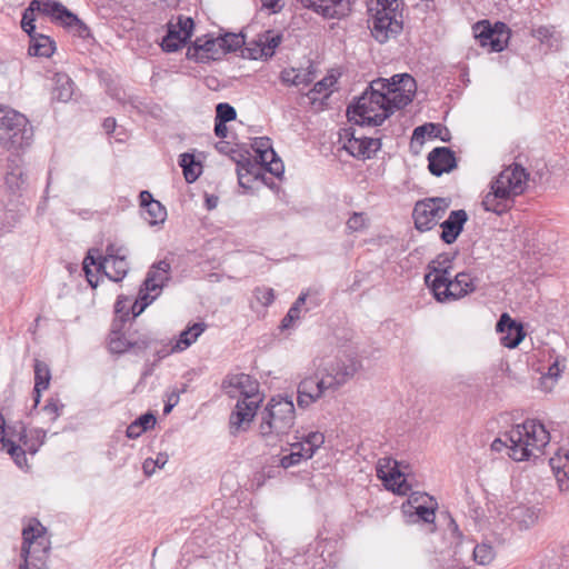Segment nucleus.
Wrapping results in <instances>:
<instances>
[{
	"mask_svg": "<svg viewBox=\"0 0 569 569\" xmlns=\"http://www.w3.org/2000/svg\"><path fill=\"white\" fill-rule=\"evenodd\" d=\"M416 91V80L409 73L395 74L390 79L378 78L356 102L348 106L347 117L360 126H381L395 110L408 106Z\"/></svg>",
	"mask_w": 569,
	"mask_h": 569,
	"instance_id": "f257e3e1",
	"label": "nucleus"
},
{
	"mask_svg": "<svg viewBox=\"0 0 569 569\" xmlns=\"http://www.w3.org/2000/svg\"><path fill=\"white\" fill-rule=\"evenodd\" d=\"M550 441V435L545 426L536 420H526L513 426L501 438L491 443V450L501 451L508 449V456L515 461L528 460L540 452Z\"/></svg>",
	"mask_w": 569,
	"mask_h": 569,
	"instance_id": "f03ea898",
	"label": "nucleus"
},
{
	"mask_svg": "<svg viewBox=\"0 0 569 569\" xmlns=\"http://www.w3.org/2000/svg\"><path fill=\"white\" fill-rule=\"evenodd\" d=\"M528 180L529 173L520 164L506 167L491 182V190L483 197V209L499 216L505 213L510 208L509 202L525 192Z\"/></svg>",
	"mask_w": 569,
	"mask_h": 569,
	"instance_id": "7ed1b4c3",
	"label": "nucleus"
},
{
	"mask_svg": "<svg viewBox=\"0 0 569 569\" xmlns=\"http://www.w3.org/2000/svg\"><path fill=\"white\" fill-rule=\"evenodd\" d=\"M48 16L51 21L73 30L79 37H88L90 29L73 12L57 0H32L23 11L21 28L29 34L36 32L34 12Z\"/></svg>",
	"mask_w": 569,
	"mask_h": 569,
	"instance_id": "20e7f679",
	"label": "nucleus"
},
{
	"mask_svg": "<svg viewBox=\"0 0 569 569\" xmlns=\"http://www.w3.org/2000/svg\"><path fill=\"white\" fill-rule=\"evenodd\" d=\"M295 420L296 410L292 399L274 396L261 412L259 433L267 442L274 443L290 432Z\"/></svg>",
	"mask_w": 569,
	"mask_h": 569,
	"instance_id": "39448f33",
	"label": "nucleus"
},
{
	"mask_svg": "<svg viewBox=\"0 0 569 569\" xmlns=\"http://www.w3.org/2000/svg\"><path fill=\"white\" fill-rule=\"evenodd\" d=\"M224 383L239 391L242 396L236 405V410L230 416L231 433L238 432L242 425L251 422L257 409L262 401L259 392V383L249 375L238 373L230 376Z\"/></svg>",
	"mask_w": 569,
	"mask_h": 569,
	"instance_id": "423d86ee",
	"label": "nucleus"
},
{
	"mask_svg": "<svg viewBox=\"0 0 569 569\" xmlns=\"http://www.w3.org/2000/svg\"><path fill=\"white\" fill-rule=\"evenodd\" d=\"M33 140V128L28 118L7 106L0 104V143L7 150L29 147Z\"/></svg>",
	"mask_w": 569,
	"mask_h": 569,
	"instance_id": "0eeeda50",
	"label": "nucleus"
},
{
	"mask_svg": "<svg viewBox=\"0 0 569 569\" xmlns=\"http://www.w3.org/2000/svg\"><path fill=\"white\" fill-rule=\"evenodd\" d=\"M312 367L323 378L330 392L337 391L347 383L358 371V361L347 355L336 356L335 358H315Z\"/></svg>",
	"mask_w": 569,
	"mask_h": 569,
	"instance_id": "6e6552de",
	"label": "nucleus"
},
{
	"mask_svg": "<svg viewBox=\"0 0 569 569\" xmlns=\"http://www.w3.org/2000/svg\"><path fill=\"white\" fill-rule=\"evenodd\" d=\"M398 0H370L371 33L380 43L400 32L402 26L397 19Z\"/></svg>",
	"mask_w": 569,
	"mask_h": 569,
	"instance_id": "1a4fd4ad",
	"label": "nucleus"
},
{
	"mask_svg": "<svg viewBox=\"0 0 569 569\" xmlns=\"http://www.w3.org/2000/svg\"><path fill=\"white\" fill-rule=\"evenodd\" d=\"M425 282L438 302L463 298L477 289L475 278L465 271L457 273L455 278L449 276L447 279L431 278L430 274H425Z\"/></svg>",
	"mask_w": 569,
	"mask_h": 569,
	"instance_id": "9d476101",
	"label": "nucleus"
},
{
	"mask_svg": "<svg viewBox=\"0 0 569 569\" xmlns=\"http://www.w3.org/2000/svg\"><path fill=\"white\" fill-rule=\"evenodd\" d=\"M43 531L44 528L38 521H36L34 526L29 525L23 529V543L21 548L23 563L20 565L19 569H47L46 560L49 547L44 545Z\"/></svg>",
	"mask_w": 569,
	"mask_h": 569,
	"instance_id": "9b49d317",
	"label": "nucleus"
},
{
	"mask_svg": "<svg viewBox=\"0 0 569 569\" xmlns=\"http://www.w3.org/2000/svg\"><path fill=\"white\" fill-rule=\"evenodd\" d=\"M128 249L124 246L108 243L106 254L99 258V270L114 282L121 281L129 271Z\"/></svg>",
	"mask_w": 569,
	"mask_h": 569,
	"instance_id": "f8f14e48",
	"label": "nucleus"
},
{
	"mask_svg": "<svg viewBox=\"0 0 569 569\" xmlns=\"http://www.w3.org/2000/svg\"><path fill=\"white\" fill-rule=\"evenodd\" d=\"M475 38L490 52H501L508 43L510 31L503 22H497L491 27L487 20L478 21L473 26Z\"/></svg>",
	"mask_w": 569,
	"mask_h": 569,
	"instance_id": "ddd939ff",
	"label": "nucleus"
},
{
	"mask_svg": "<svg viewBox=\"0 0 569 569\" xmlns=\"http://www.w3.org/2000/svg\"><path fill=\"white\" fill-rule=\"evenodd\" d=\"M169 272L170 263L166 260H161L151 267L147 273V278L143 281L144 289L140 292V300L142 301V305L138 310H136L137 302L133 305V316L140 315L143 309L156 299L158 292H156L153 296H150V293L162 288L164 282L169 280Z\"/></svg>",
	"mask_w": 569,
	"mask_h": 569,
	"instance_id": "4468645a",
	"label": "nucleus"
},
{
	"mask_svg": "<svg viewBox=\"0 0 569 569\" xmlns=\"http://www.w3.org/2000/svg\"><path fill=\"white\" fill-rule=\"evenodd\" d=\"M447 206L441 198L418 201L412 212L416 228L420 231L431 230L443 217Z\"/></svg>",
	"mask_w": 569,
	"mask_h": 569,
	"instance_id": "2eb2a0df",
	"label": "nucleus"
},
{
	"mask_svg": "<svg viewBox=\"0 0 569 569\" xmlns=\"http://www.w3.org/2000/svg\"><path fill=\"white\" fill-rule=\"evenodd\" d=\"M193 20L189 17L179 16L177 21L170 20L167 23L168 32L161 41V48L166 52H176L191 37L193 30Z\"/></svg>",
	"mask_w": 569,
	"mask_h": 569,
	"instance_id": "dca6fc26",
	"label": "nucleus"
},
{
	"mask_svg": "<svg viewBox=\"0 0 569 569\" xmlns=\"http://www.w3.org/2000/svg\"><path fill=\"white\" fill-rule=\"evenodd\" d=\"M326 392H329V389L323 378H320L318 371L315 369L312 375L305 377L298 385V406L302 409L308 408L322 398Z\"/></svg>",
	"mask_w": 569,
	"mask_h": 569,
	"instance_id": "f3484780",
	"label": "nucleus"
},
{
	"mask_svg": "<svg viewBox=\"0 0 569 569\" xmlns=\"http://www.w3.org/2000/svg\"><path fill=\"white\" fill-rule=\"evenodd\" d=\"M252 148L257 153L260 164L266 166V169L276 177H280L284 167L281 159L278 157L272 148L270 138L259 137L253 140Z\"/></svg>",
	"mask_w": 569,
	"mask_h": 569,
	"instance_id": "a211bd4d",
	"label": "nucleus"
},
{
	"mask_svg": "<svg viewBox=\"0 0 569 569\" xmlns=\"http://www.w3.org/2000/svg\"><path fill=\"white\" fill-rule=\"evenodd\" d=\"M496 329L501 333V345L509 349L516 348L526 337L522 325L513 320L508 313L500 316Z\"/></svg>",
	"mask_w": 569,
	"mask_h": 569,
	"instance_id": "6ab92c4d",
	"label": "nucleus"
},
{
	"mask_svg": "<svg viewBox=\"0 0 569 569\" xmlns=\"http://www.w3.org/2000/svg\"><path fill=\"white\" fill-rule=\"evenodd\" d=\"M457 167L455 152L447 147L435 148L428 154V168L430 172L440 177L443 173L452 171Z\"/></svg>",
	"mask_w": 569,
	"mask_h": 569,
	"instance_id": "aec40b11",
	"label": "nucleus"
},
{
	"mask_svg": "<svg viewBox=\"0 0 569 569\" xmlns=\"http://www.w3.org/2000/svg\"><path fill=\"white\" fill-rule=\"evenodd\" d=\"M380 139L367 137L357 138L353 133L350 134L343 144V148L352 157L358 159H370L380 149Z\"/></svg>",
	"mask_w": 569,
	"mask_h": 569,
	"instance_id": "412c9836",
	"label": "nucleus"
},
{
	"mask_svg": "<svg viewBox=\"0 0 569 569\" xmlns=\"http://www.w3.org/2000/svg\"><path fill=\"white\" fill-rule=\"evenodd\" d=\"M468 220V214L465 210H453L449 217L440 224L442 232L441 240L447 243H453L463 230V226Z\"/></svg>",
	"mask_w": 569,
	"mask_h": 569,
	"instance_id": "4be33fe9",
	"label": "nucleus"
},
{
	"mask_svg": "<svg viewBox=\"0 0 569 569\" xmlns=\"http://www.w3.org/2000/svg\"><path fill=\"white\" fill-rule=\"evenodd\" d=\"M408 503L415 509V515L426 523H433L436 518L437 502L428 493L413 492Z\"/></svg>",
	"mask_w": 569,
	"mask_h": 569,
	"instance_id": "5701e85b",
	"label": "nucleus"
},
{
	"mask_svg": "<svg viewBox=\"0 0 569 569\" xmlns=\"http://www.w3.org/2000/svg\"><path fill=\"white\" fill-rule=\"evenodd\" d=\"M549 462L560 491H569V449L560 448Z\"/></svg>",
	"mask_w": 569,
	"mask_h": 569,
	"instance_id": "b1692460",
	"label": "nucleus"
},
{
	"mask_svg": "<svg viewBox=\"0 0 569 569\" xmlns=\"http://www.w3.org/2000/svg\"><path fill=\"white\" fill-rule=\"evenodd\" d=\"M323 442L325 436L321 432H309L307 436L302 437L300 441L290 443L289 450L298 451V455H301L303 460H308L312 458L317 449H319Z\"/></svg>",
	"mask_w": 569,
	"mask_h": 569,
	"instance_id": "393cba45",
	"label": "nucleus"
},
{
	"mask_svg": "<svg viewBox=\"0 0 569 569\" xmlns=\"http://www.w3.org/2000/svg\"><path fill=\"white\" fill-rule=\"evenodd\" d=\"M323 442L325 436L321 432H309L307 436L302 437L300 441L290 443L289 450L298 451V455H301L303 460H308L312 458L317 449H319Z\"/></svg>",
	"mask_w": 569,
	"mask_h": 569,
	"instance_id": "a878e982",
	"label": "nucleus"
},
{
	"mask_svg": "<svg viewBox=\"0 0 569 569\" xmlns=\"http://www.w3.org/2000/svg\"><path fill=\"white\" fill-rule=\"evenodd\" d=\"M193 50H194V57L199 61H204V60H210V59L217 60V59H220L221 56H223L220 37L211 38V39H207V40H202V39L198 38L194 41Z\"/></svg>",
	"mask_w": 569,
	"mask_h": 569,
	"instance_id": "bb28decb",
	"label": "nucleus"
},
{
	"mask_svg": "<svg viewBox=\"0 0 569 569\" xmlns=\"http://www.w3.org/2000/svg\"><path fill=\"white\" fill-rule=\"evenodd\" d=\"M30 44L28 52L30 56L49 58L54 52V41L42 33L33 32L29 34Z\"/></svg>",
	"mask_w": 569,
	"mask_h": 569,
	"instance_id": "cd10ccee",
	"label": "nucleus"
},
{
	"mask_svg": "<svg viewBox=\"0 0 569 569\" xmlns=\"http://www.w3.org/2000/svg\"><path fill=\"white\" fill-rule=\"evenodd\" d=\"M320 14L328 19H341L351 11L350 0H320Z\"/></svg>",
	"mask_w": 569,
	"mask_h": 569,
	"instance_id": "c85d7f7f",
	"label": "nucleus"
},
{
	"mask_svg": "<svg viewBox=\"0 0 569 569\" xmlns=\"http://www.w3.org/2000/svg\"><path fill=\"white\" fill-rule=\"evenodd\" d=\"M51 373L48 365L41 360L34 361V405L40 402L41 392L47 390L50 383Z\"/></svg>",
	"mask_w": 569,
	"mask_h": 569,
	"instance_id": "c756f323",
	"label": "nucleus"
},
{
	"mask_svg": "<svg viewBox=\"0 0 569 569\" xmlns=\"http://www.w3.org/2000/svg\"><path fill=\"white\" fill-rule=\"evenodd\" d=\"M206 323L196 322L180 332L178 340L171 347L170 352L183 351L189 348L198 337L204 331Z\"/></svg>",
	"mask_w": 569,
	"mask_h": 569,
	"instance_id": "7c9ffc66",
	"label": "nucleus"
},
{
	"mask_svg": "<svg viewBox=\"0 0 569 569\" xmlns=\"http://www.w3.org/2000/svg\"><path fill=\"white\" fill-rule=\"evenodd\" d=\"M73 94V81L66 73H56L53 77V89H52V98L67 102L72 98Z\"/></svg>",
	"mask_w": 569,
	"mask_h": 569,
	"instance_id": "2f4dec72",
	"label": "nucleus"
},
{
	"mask_svg": "<svg viewBox=\"0 0 569 569\" xmlns=\"http://www.w3.org/2000/svg\"><path fill=\"white\" fill-rule=\"evenodd\" d=\"M453 256L449 253L439 254L428 264V272L431 278L447 279L452 269Z\"/></svg>",
	"mask_w": 569,
	"mask_h": 569,
	"instance_id": "473e14b6",
	"label": "nucleus"
},
{
	"mask_svg": "<svg viewBox=\"0 0 569 569\" xmlns=\"http://www.w3.org/2000/svg\"><path fill=\"white\" fill-rule=\"evenodd\" d=\"M511 520L516 521L520 528H529L538 519V512L535 508L525 505H517L509 511Z\"/></svg>",
	"mask_w": 569,
	"mask_h": 569,
	"instance_id": "72a5a7b5",
	"label": "nucleus"
},
{
	"mask_svg": "<svg viewBox=\"0 0 569 569\" xmlns=\"http://www.w3.org/2000/svg\"><path fill=\"white\" fill-rule=\"evenodd\" d=\"M179 164L183 170V176L188 183L194 182L201 174V164L196 162V158L191 153H182Z\"/></svg>",
	"mask_w": 569,
	"mask_h": 569,
	"instance_id": "f704fd0d",
	"label": "nucleus"
},
{
	"mask_svg": "<svg viewBox=\"0 0 569 569\" xmlns=\"http://www.w3.org/2000/svg\"><path fill=\"white\" fill-rule=\"evenodd\" d=\"M563 368L565 366L560 367V362L558 360L550 365L548 368V372L542 375L539 379L540 389L546 392L551 391L557 380L559 379L561 372L563 371Z\"/></svg>",
	"mask_w": 569,
	"mask_h": 569,
	"instance_id": "c9c22d12",
	"label": "nucleus"
},
{
	"mask_svg": "<svg viewBox=\"0 0 569 569\" xmlns=\"http://www.w3.org/2000/svg\"><path fill=\"white\" fill-rule=\"evenodd\" d=\"M19 157L14 156L12 159H9V162L12 163V166H9L11 169L6 173V183L9 186V188L19 189L21 184L24 182L23 180V172L19 167Z\"/></svg>",
	"mask_w": 569,
	"mask_h": 569,
	"instance_id": "e433bc0d",
	"label": "nucleus"
},
{
	"mask_svg": "<svg viewBox=\"0 0 569 569\" xmlns=\"http://www.w3.org/2000/svg\"><path fill=\"white\" fill-rule=\"evenodd\" d=\"M3 448L7 449V452L11 456L14 463L22 468L27 465V457L26 451L22 449V447L14 442L11 438H6L3 441H1Z\"/></svg>",
	"mask_w": 569,
	"mask_h": 569,
	"instance_id": "4c0bfd02",
	"label": "nucleus"
},
{
	"mask_svg": "<svg viewBox=\"0 0 569 569\" xmlns=\"http://www.w3.org/2000/svg\"><path fill=\"white\" fill-rule=\"evenodd\" d=\"M496 557V552L491 545L479 543L473 549V559L481 566L489 565Z\"/></svg>",
	"mask_w": 569,
	"mask_h": 569,
	"instance_id": "58836bf2",
	"label": "nucleus"
},
{
	"mask_svg": "<svg viewBox=\"0 0 569 569\" xmlns=\"http://www.w3.org/2000/svg\"><path fill=\"white\" fill-rule=\"evenodd\" d=\"M220 42L223 54L236 51L246 43L244 37L241 33H226L224 36L220 37Z\"/></svg>",
	"mask_w": 569,
	"mask_h": 569,
	"instance_id": "ea45409f",
	"label": "nucleus"
},
{
	"mask_svg": "<svg viewBox=\"0 0 569 569\" xmlns=\"http://www.w3.org/2000/svg\"><path fill=\"white\" fill-rule=\"evenodd\" d=\"M146 212L149 216V218L146 219L151 226L163 222L167 217L166 208L158 200L151 202L150 206H147Z\"/></svg>",
	"mask_w": 569,
	"mask_h": 569,
	"instance_id": "a19ab883",
	"label": "nucleus"
},
{
	"mask_svg": "<svg viewBox=\"0 0 569 569\" xmlns=\"http://www.w3.org/2000/svg\"><path fill=\"white\" fill-rule=\"evenodd\" d=\"M131 338H127L126 336L113 333L110 338L109 348L113 353H124L130 351Z\"/></svg>",
	"mask_w": 569,
	"mask_h": 569,
	"instance_id": "79ce46f5",
	"label": "nucleus"
},
{
	"mask_svg": "<svg viewBox=\"0 0 569 569\" xmlns=\"http://www.w3.org/2000/svg\"><path fill=\"white\" fill-rule=\"evenodd\" d=\"M258 167L256 163H252L250 159L243 158V160L237 162V174L240 186L244 187V178L247 176L254 174Z\"/></svg>",
	"mask_w": 569,
	"mask_h": 569,
	"instance_id": "37998d69",
	"label": "nucleus"
},
{
	"mask_svg": "<svg viewBox=\"0 0 569 569\" xmlns=\"http://www.w3.org/2000/svg\"><path fill=\"white\" fill-rule=\"evenodd\" d=\"M236 117V109L231 104L226 102H220L217 104L214 121L229 122L234 120Z\"/></svg>",
	"mask_w": 569,
	"mask_h": 569,
	"instance_id": "c03bdc74",
	"label": "nucleus"
},
{
	"mask_svg": "<svg viewBox=\"0 0 569 569\" xmlns=\"http://www.w3.org/2000/svg\"><path fill=\"white\" fill-rule=\"evenodd\" d=\"M336 79L333 77H327L315 83L313 88L308 93L309 98L316 100V93H323L328 97L330 88L335 84Z\"/></svg>",
	"mask_w": 569,
	"mask_h": 569,
	"instance_id": "a18cd8bd",
	"label": "nucleus"
},
{
	"mask_svg": "<svg viewBox=\"0 0 569 569\" xmlns=\"http://www.w3.org/2000/svg\"><path fill=\"white\" fill-rule=\"evenodd\" d=\"M440 132V124L435 123H426L423 126H419L413 130L412 139L413 140H422L427 134L429 137H438Z\"/></svg>",
	"mask_w": 569,
	"mask_h": 569,
	"instance_id": "49530a36",
	"label": "nucleus"
},
{
	"mask_svg": "<svg viewBox=\"0 0 569 569\" xmlns=\"http://www.w3.org/2000/svg\"><path fill=\"white\" fill-rule=\"evenodd\" d=\"M9 430H10L9 433H10V438L11 439H12L13 436H17L18 441L21 442L23 446L28 447V450L31 453H36L38 451L37 447L28 446L27 428H26V426L22 422H20L16 427H13V430H11V428H9Z\"/></svg>",
	"mask_w": 569,
	"mask_h": 569,
	"instance_id": "de8ad7c7",
	"label": "nucleus"
},
{
	"mask_svg": "<svg viewBox=\"0 0 569 569\" xmlns=\"http://www.w3.org/2000/svg\"><path fill=\"white\" fill-rule=\"evenodd\" d=\"M253 295L257 301L264 307L270 306L274 300V291L271 288L258 287L254 289Z\"/></svg>",
	"mask_w": 569,
	"mask_h": 569,
	"instance_id": "09e8293b",
	"label": "nucleus"
},
{
	"mask_svg": "<svg viewBox=\"0 0 569 569\" xmlns=\"http://www.w3.org/2000/svg\"><path fill=\"white\" fill-rule=\"evenodd\" d=\"M253 47H250L249 44L242 50V57L253 60L264 57V47L262 44V38L260 37L258 41H253Z\"/></svg>",
	"mask_w": 569,
	"mask_h": 569,
	"instance_id": "8fccbe9b",
	"label": "nucleus"
},
{
	"mask_svg": "<svg viewBox=\"0 0 569 569\" xmlns=\"http://www.w3.org/2000/svg\"><path fill=\"white\" fill-rule=\"evenodd\" d=\"M367 226V218L362 212H353V214L347 221V228L351 232L361 231Z\"/></svg>",
	"mask_w": 569,
	"mask_h": 569,
	"instance_id": "3c124183",
	"label": "nucleus"
},
{
	"mask_svg": "<svg viewBox=\"0 0 569 569\" xmlns=\"http://www.w3.org/2000/svg\"><path fill=\"white\" fill-rule=\"evenodd\" d=\"M302 456L298 455V451H290L289 450V453L287 455H283L281 458H280V462L279 465L284 468V469H288V468H291V467H295L297 465H299L301 461H302Z\"/></svg>",
	"mask_w": 569,
	"mask_h": 569,
	"instance_id": "603ef678",
	"label": "nucleus"
},
{
	"mask_svg": "<svg viewBox=\"0 0 569 569\" xmlns=\"http://www.w3.org/2000/svg\"><path fill=\"white\" fill-rule=\"evenodd\" d=\"M315 79V74L310 70H296L295 80L296 86H309Z\"/></svg>",
	"mask_w": 569,
	"mask_h": 569,
	"instance_id": "864d4df0",
	"label": "nucleus"
},
{
	"mask_svg": "<svg viewBox=\"0 0 569 569\" xmlns=\"http://www.w3.org/2000/svg\"><path fill=\"white\" fill-rule=\"evenodd\" d=\"M552 28L547 26H540L531 30V36L539 40L540 42L549 40L552 37Z\"/></svg>",
	"mask_w": 569,
	"mask_h": 569,
	"instance_id": "5fc2aeb1",
	"label": "nucleus"
},
{
	"mask_svg": "<svg viewBox=\"0 0 569 569\" xmlns=\"http://www.w3.org/2000/svg\"><path fill=\"white\" fill-rule=\"evenodd\" d=\"M281 37L272 36L270 38L262 39V44L264 47V57H271L274 52V49L280 44Z\"/></svg>",
	"mask_w": 569,
	"mask_h": 569,
	"instance_id": "6e6d98bb",
	"label": "nucleus"
},
{
	"mask_svg": "<svg viewBox=\"0 0 569 569\" xmlns=\"http://www.w3.org/2000/svg\"><path fill=\"white\" fill-rule=\"evenodd\" d=\"M151 342L152 340L147 336L138 339H131L130 350H132L134 353H139L149 348Z\"/></svg>",
	"mask_w": 569,
	"mask_h": 569,
	"instance_id": "4d7b16f0",
	"label": "nucleus"
},
{
	"mask_svg": "<svg viewBox=\"0 0 569 569\" xmlns=\"http://www.w3.org/2000/svg\"><path fill=\"white\" fill-rule=\"evenodd\" d=\"M134 421H136V423H138L139 427L142 428L143 431H147V430L152 429L154 427V425H156V417L152 413L147 412V413L140 416Z\"/></svg>",
	"mask_w": 569,
	"mask_h": 569,
	"instance_id": "13d9d810",
	"label": "nucleus"
},
{
	"mask_svg": "<svg viewBox=\"0 0 569 569\" xmlns=\"http://www.w3.org/2000/svg\"><path fill=\"white\" fill-rule=\"evenodd\" d=\"M300 318V311L297 310V307H290L288 313L281 321V328L288 329L291 327L293 321L298 320Z\"/></svg>",
	"mask_w": 569,
	"mask_h": 569,
	"instance_id": "bf43d9fd",
	"label": "nucleus"
},
{
	"mask_svg": "<svg viewBox=\"0 0 569 569\" xmlns=\"http://www.w3.org/2000/svg\"><path fill=\"white\" fill-rule=\"evenodd\" d=\"M61 408L62 406H59L56 400L51 399L43 407V410L51 417V420H56L60 416Z\"/></svg>",
	"mask_w": 569,
	"mask_h": 569,
	"instance_id": "052dcab7",
	"label": "nucleus"
},
{
	"mask_svg": "<svg viewBox=\"0 0 569 569\" xmlns=\"http://www.w3.org/2000/svg\"><path fill=\"white\" fill-rule=\"evenodd\" d=\"M83 271L87 278L88 283L94 289L98 287V277L92 272L91 268H89V262L82 263Z\"/></svg>",
	"mask_w": 569,
	"mask_h": 569,
	"instance_id": "680f3d73",
	"label": "nucleus"
},
{
	"mask_svg": "<svg viewBox=\"0 0 569 569\" xmlns=\"http://www.w3.org/2000/svg\"><path fill=\"white\" fill-rule=\"evenodd\" d=\"M143 432L142 428L136 423V421L131 422L127 428V437L130 439H136L140 437V435Z\"/></svg>",
	"mask_w": 569,
	"mask_h": 569,
	"instance_id": "e2e57ef3",
	"label": "nucleus"
},
{
	"mask_svg": "<svg viewBox=\"0 0 569 569\" xmlns=\"http://www.w3.org/2000/svg\"><path fill=\"white\" fill-rule=\"evenodd\" d=\"M295 73V69L283 70L281 71L280 79L286 84L296 86Z\"/></svg>",
	"mask_w": 569,
	"mask_h": 569,
	"instance_id": "0e129e2a",
	"label": "nucleus"
},
{
	"mask_svg": "<svg viewBox=\"0 0 569 569\" xmlns=\"http://www.w3.org/2000/svg\"><path fill=\"white\" fill-rule=\"evenodd\" d=\"M179 402V393H171L168 398V402L164 405L163 413H169L174 406Z\"/></svg>",
	"mask_w": 569,
	"mask_h": 569,
	"instance_id": "69168bd1",
	"label": "nucleus"
},
{
	"mask_svg": "<svg viewBox=\"0 0 569 569\" xmlns=\"http://www.w3.org/2000/svg\"><path fill=\"white\" fill-rule=\"evenodd\" d=\"M227 122L214 121V134L219 138H226L228 133Z\"/></svg>",
	"mask_w": 569,
	"mask_h": 569,
	"instance_id": "338daca9",
	"label": "nucleus"
},
{
	"mask_svg": "<svg viewBox=\"0 0 569 569\" xmlns=\"http://www.w3.org/2000/svg\"><path fill=\"white\" fill-rule=\"evenodd\" d=\"M262 7L271 10L273 13L281 10L280 0H261Z\"/></svg>",
	"mask_w": 569,
	"mask_h": 569,
	"instance_id": "774afa93",
	"label": "nucleus"
}]
</instances>
